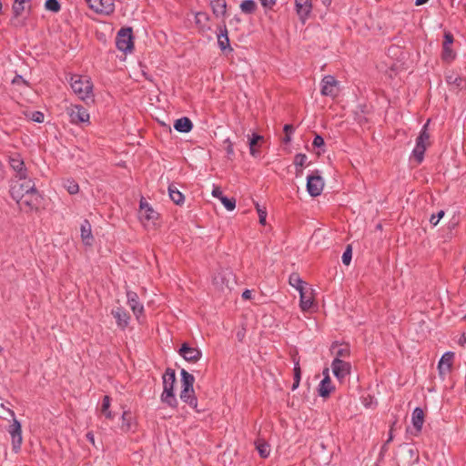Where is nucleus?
Masks as SVG:
<instances>
[{
    "mask_svg": "<svg viewBox=\"0 0 466 466\" xmlns=\"http://www.w3.org/2000/svg\"><path fill=\"white\" fill-rule=\"evenodd\" d=\"M70 86L73 92L83 101H93V84L90 77L80 75L70 76Z\"/></svg>",
    "mask_w": 466,
    "mask_h": 466,
    "instance_id": "f257e3e1",
    "label": "nucleus"
},
{
    "mask_svg": "<svg viewBox=\"0 0 466 466\" xmlns=\"http://www.w3.org/2000/svg\"><path fill=\"white\" fill-rule=\"evenodd\" d=\"M176 383V373L172 369H167L163 375V392L161 394L162 402L171 408L177 406V400L174 395V386Z\"/></svg>",
    "mask_w": 466,
    "mask_h": 466,
    "instance_id": "f03ea898",
    "label": "nucleus"
},
{
    "mask_svg": "<svg viewBox=\"0 0 466 466\" xmlns=\"http://www.w3.org/2000/svg\"><path fill=\"white\" fill-rule=\"evenodd\" d=\"M235 283V275L228 268L220 269L217 272L213 279L214 286L221 292L230 290Z\"/></svg>",
    "mask_w": 466,
    "mask_h": 466,
    "instance_id": "7ed1b4c3",
    "label": "nucleus"
},
{
    "mask_svg": "<svg viewBox=\"0 0 466 466\" xmlns=\"http://www.w3.org/2000/svg\"><path fill=\"white\" fill-rule=\"evenodd\" d=\"M429 122L430 120H428V122L423 126L420 136L416 139V146L412 151V158L417 162V164H420L423 160L424 152L429 145L430 136L426 131Z\"/></svg>",
    "mask_w": 466,
    "mask_h": 466,
    "instance_id": "20e7f679",
    "label": "nucleus"
},
{
    "mask_svg": "<svg viewBox=\"0 0 466 466\" xmlns=\"http://www.w3.org/2000/svg\"><path fill=\"white\" fill-rule=\"evenodd\" d=\"M441 56L442 62L446 64L451 63L457 56L454 37L450 32H444Z\"/></svg>",
    "mask_w": 466,
    "mask_h": 466,
    "instance_id": "39448f33",
    "label": "nucleus"
},
{
    "mask_svg": "<svg viewBox=\"0 0 466 466\" xmlns=\"http://www.w3.org/2000/svg\"><path fill=\"white\" fill-rule=\"evenodd\" d=\"M21 182L15 183L10 189L14 200L21 199L23 196L36 190L35 182L26 177L25 179H18Z\"/></svg>",
    "mask_w": 466,
    "mask_h": 466,
    "instance_id": "423d86ee",
    "label": "nucleus"
},
{
    "mask_svg": "<svg viewBox=\"0 0 466 466\" xmlns=\"http://www.w3.org/2000/svg\"><path fill=\"white\" fill-rule=\"evenodd\" d=\"M7 432L11 438L13 451L15 453L19 452L23 442L21 423L16 419H14L7 428Z\"/></svg>",
    "mask_w": 466,
    "mask_h": 466,
    "instance_id": "0eeeda50",
    "label": "nucleus"
},
{
    "mask_svg": "<svg viewBox=\"0 0 466 466\" xmlns=\"http://www.w3.org/2000/svg\"><path fill=\"white\" fill-rule=\"evenodd\" d=\"M40 198L41 197L36 189L33 192L27 193L26 195L23 196L21 199H16L15 201L21 210L29 212L38 208L40 204Z\"/></svg>",
    "mask_w": 466,
    "mask_h": 466,
    "instance_id": "6e6552de",
    "label": "nucleus"
},
{
    "mask_svg": "<svg viewBox=\"0 0 466 466\" xmlns=\"http://www.w3.org/2000/svg\"><path fill=\"white\" fill-rule=\"evenodd\" d=\"M324 187L323 178L319 176V171L309 175L307 177V190L311 197H318L321 194Z\"/></svg>",
    "mask_w": 466,
    "mask_h": 466,
    "instance_id": "1a4fd4ad",
    "label": "nucleus"
},
{
    "mask_svg": "<svg viewBox=\"0 0 466 466\" xmlns=\"http://www.w3.org/2000/svg\"><path fill=\"white\" fill-rule=\"evenodd\" d=\"M320 85V93L322 96L334 98L339 95V81H337L333 76H325L322 78Z\"/></svg>",
    "mask_w": 466,
    "mask_h": 466,
    "instance_id": "9d476101",
    "label": "nucleus"
},
{
    "mask_svg": "<svg viewBox=\"0 0 466 466\" xmlns=\"http://www.w3.org/2000/svg\"><path fill=\"white\" fill-rule=\"evenodd\" d=\"M88 6L97 14L111 15L115 10L113 0H86Z\"/></svg>",
    "mask_w": 466,
    "mask_h": 466,
    "instance_id": "9b49d317",
    "label": "nucleus"
},
{
    "mask_svg": "<svg viewBox=\"0 0 466 466\" xmlns=\"http://www.w3.org/2000/svg\"><path fill=\"white\" fill-rule=\"evenodd\" d=\"M116 46L123 52L131 51L133 48L131 28H122L116 36Z\"/></svg>",
    "mask_w": 466,
    "mask_h": 466,
    "instance_id": "f8f14e48",
    "label": "nucleus"
},
{
    "mask_svg": "<svg viewBox=\"0 0 466 466\" xmlns=\"http://www.w3.org/2000/svg\"><path fill=\"white\" fill-rule=\"evenodd\" d=\"M331 369L338 380L342 381L350 373L351 365L344 360L334 359Z\"/></svg>",
    "mask_w": 466,
    "mask_h": 466,
    "instance_id": "ddd939ff",
    "label": "nucleus"
},
{
    "mask_svg": "<svg viewBox=\"0 0 466 466\" xmlns=\"http://www.w3.org/2000/svg\"><path fill=\"white\" fill-rule=\"evenodd\" d=\"M9 164L12 169L15 172L17 179H25L27 177V169L25 168V162L21 156L15 153L9 157Z\"/></svg>",
    "mask_w": 466,
    "mask_h": 466,
    "instance_id": "4468645a",
    "label": "nucleus"
},
{
    "mask_svg": "<svg viewBox=\"0 0 466 466\" xmlns=\"http://www.w3.org/2000/svg\"><path fill=\"white\" fill-rule=\"evenodd\" d=\"M138 217L142 222H154L157 219L158 214L153 208L142 198L139 203Z\"/></svg>",
    "mask_w": 466,
    "mask_h": 466,
    "instance_id": "2eb2a0df",
    "label": "nucleus"
},
{
    "mask_svg": "<svg viewBox=\"0 0 466 466\" xmlns=\"http://www.w3.org/2000/svg\"><path fill=\"white\" fill-rule=\"evenodd\" d=\"M70 120L74 124L86 123L89 121V113L82 106H72L67 109Z\"/></svg>",
    "mask_w": 466,
    "mask_h": 466,
    "instance_id": "dca6fc26",
    "label": "nucleus"
},
{
    "mask_svg": "<svg viewBox=\"0 0 466 466\" xmlns=\"http://www.w3.org/2000/svg\"><path fill=\"white\" fill-rule=\"evenodd\" d=\"M178 352L185 360L190 362H197L202 356L198 349L190 347L187 343H183Z\"/></svg>",
    "mask_w": 466,
    "mask_h": 466,
    "instance_id": "f3484780",
    "label": "nucleus"
},
{
    "mask_svg": "<svg viewBox=\"0 0 466 466\" xmlns=\"http://www.w3.org/2000/svg\"><path fill=\"white\" fill-rule=\"evenodd\" d=\"M323 375L324 378L319 385L318 391L320 397L327 398L334 390L335 387L331 382L329 370L328 368L324 369Z\"/></svg>",
    "mask_w": 466,
    "mask_h": 466,
    "instance_id": "a211bd4d",
    "label": "nucleus"
},
{
    "mask_svg": "<svg viewBox=\"0 0 466 466\" xmlns=\"http://www.w3.org/2000/svg\"><path fill=\"white\" fill-rule=\"evenodd\" d=\"M127 299L128 306L138 319L144 312V306L139 302L137 294L134 291L127 290Z\"/></svg>",
    "mask_w": 466,
    "mask_h": 466,
    "instance_id": "6ab92c4d",
    "label": "nucleus"
},
{
    "mask_svg": "<svg viewBox=\"0 0 466 466\" xmlns=\"http://www.w3.org/2000/svg\"><path fill=\"white\" fill-rule=\"evenodd\" d=\"M296 12L303 22L309 16L312 11L313 0H294Z\"/></svg>",
    "mask_w": 466,
    "mask_h": 466,
    "instance_id": "aec40b11",
    "label": "nucleus"
},
{
    "mask_svg": "<svg viewBox=\"0 0 466 466\" xmlns=\"http://www.w3.org/2000/svg\"><path fill=\"white\" fill-rule=\"evenodd\" d=\"M331 354L334 355V359L346 360L350 356V349L348 344H340L339 342L332 343L330 347Z\"/></svg>",
    "mask_w": 466,
    "mask_h": 466,
    "instance_id": "412c9836",
    "label": "nucleus"
},
{
    "mask_svg": "<svg viewBox=\"0 0 466 466\" xmlns=\"http://www.w3.org/2000/svg\"><path fill=\"white\" fill-rule=\"evenodd\" d=\"M454 361V353L451 351H448L444 353L441 360H439V371L441 373L451 372L452 370Z\"/></svg>",
    "mask_w": 466,
    "mask_h": 466,
    "instance_id": "4be33fe9",
    "label": "nucleus"
},
{
    "mask_svg": "<svg viewBox=\"0 0 466 466\" xmlns=\"http://www.w3.org/2000/svg\"><path fill=\"white\" fill-rule=\"evenodd\" d=\"M111 314L116 319V324L120 329H124L128 325L130 317L125 309L117 307L112 309Z\"/></svg>",
    "mask_w": 466,
    "mask_h": 466,
    "instance_id": "5701e85b",
    "label": "nucleus"
},
{
    "mask_svg": "<svg viewBox=\"0 0 466 466\" xmlns=\"http://www.w3.org/2000/svg\"><path fill=\"white\" fill-rule=\"evenodd\" d=\"M299 293V307L301 309L302 311H308L311 309V307L313 306V302H314V299H313V295H312V290H307V289H303V290H300Z\"/></svg>",
    "mask_w": 466,
    "mask_h": 466,
    "instance_id": "b1692460",
    "label": "nucleus"
},
{
    "mask_svg": "<svg viewBox=\"0 0 466 466\" xmlns=\"http://www.w3.org/2000/svg\"><path fill=\"white\" fill-rule=\"evenodd\" d=\"M218 44L221 50L229 49L232 51V48L229 45V38L228 35V30L225 23L219 25V33L218 34Z\"/></svg>",
    "mask_w": 466,
    "mask_h": 466,
    "instance_id": "393cba45",
    "label": "nucleus"
},
{
    "mask_svg": "<svg viewBox=\"0 0 466 466\" xmlns=\"http://www.w3.org/2000/svg\"><path fill=\"white\" fill-rule=\"evenodd\" d=\"M81 238L85 245L90 246L93 242V235L91 229V224L87 219H85L81 224Z\"/></svg>",
    "mask_w": 466,
    "mask_h": 466,
    "instance_id": "a878e982",
    "label": "nucleus"
},
{
    "mask_svg": "<svg viewBox=\"0 0 466 466\" xmlns=\"http://www.w3.org/2000/svg\"><path fill=\"white\" fill-rule=\"evenodd\" d=\"M12 10L15 16H20L25 11L31 10V0H15Z\"/></svg>",
    "mask_w": 466,
    "mask_h": 466,
    "instance_id": "bb28decb",
    "label": "nucleus"
},
{
    "mask_svg": "<svg viewBox=\"0 0 466 466\" xmlns=\"http://www.w3.org/2000/svg\"><path fill=\"white\" fill-rule=\"evenodd\" d=\"M210 6L216 17L225 16L227 13L226 0H211Z\"/></svg>",
    "mask_w": 466,
    "mask_h": 466,
    "instance_id": "cd10ccee",
    "label": "nucleus"
},
{
    "mask_svg": "<svg viewBox=\"0 0 466 466\" xmlns=\"http://www.w3.org/2000/svg\"><path fill=\"white\" fill-rule=\"evenodd\" d=\"M411 422L416 431H420L424 422V411L422 409L419 407L414 409L412 412Z\"/></svg>",
    "mask_w": 466,
    "mask_h": 466,
    "instance_id": "c85d7f7f",
    "label": "nucleus"
},
{
    "mask_svg": "<svg viewBox=\"0 0 466 466\" xmlns=\"http://www.w3.org/2000/svg\"><path fill=\"white\" fill-rule=\"evenodd\" d=\"M195 378L192 374L188 373L186 370H181V388L184 393L187 390H194Z\"/></svg>",
    "mask_w": 466,
    "mask_h": 466,
    "instance_id": "c756f323",
    "label": "nucleus"
},
{
    "mask_svg": "<svg viewBox=\"0 0 466 466\" xmlns=\"http://www.w3.org/2000/svg\"><path fill=\"white\" fill-rule=\"evenodd\" d=\"M192 127L193 124L187 116L177 119L174 124V128L180 133H187L192 129Z\"/></svg>",
    "mask_w": 466,
    "mask_h": 466,
    "instance_id": "7c9ffc66",
    "label": "nucleus"
},
{
    "mask_svg": "<svg viewBox=\"0 0 466 466\" xmlns=\"http://www.w3.org/2000/svg\"><path fill=\"white\" fill-rule=\"evenodd\" d=\"M180 399L182 401L188 404L191 408L197 409L198 407V400L195 396V390H187L186 393H184V390H181L180 392Z\"/></svg>",
    "mask_w": 466,
    "mask_h": 466,
    "instance_id": "2f4dec72",
    "label": "nucleus"
},
{
    "mask_svg": "<svg viewBox=\"0 0 466 466\" xmlns=\"http://www.w3.org/2000/svg\"><path fill=\"white\" fill-rule=\"evenodd\" d=\"M256 449L261 458H268L270 454L269 444L262 439H258L255 441Z\"/></svg>",
    "mask_w": 466,
    "mask_h": 466,
    "instance_id": "473e14b6",
    "label": "nucleus"
},
{
    "mask_svg": "<svg viewBox=\"0 0 466 466\" xmlns=\"http://www.w3.org/2000/svg\"><path fill=\"white\" fill-rule=\"evenodd\" d=\"M168 194L171 200L177 205H182L184 203V195L173 184L168 187Z\"/></svg>",
    "mask_w": 466,
    "mask_h": 466,
    "instance_id": "72a5a7b5",
    "label": "nucleus"
},
{
    "mask_svg": "<svg viewBox=\"0 0 466 466\" xmlns=\"http://www.w3.org/2000/svg\"><path fill=\"white\" fill-rule=\"evenodd\" d=\"M239 8L243 14L253 15L258 9V5L254 0H243Z\"/></svg>",
    "mask_w": 466,
    "mask_h": 466,
    "instance_id": "f704fd0d",
    "label": "nucleus"
},
{
    "mask_svg": "<svg viewBox=\"0 0 466 466\" xmlns=\"http://www.w3.org/2000/svg\"><path fill=\"white\" fill-rule=\"evenodd\" d=\"M210 17L206 12H198L195 15L196 24L199 26L200 29H210L208 23Z\"/></svg>",
    "mask_w": 466,
    "mask_h": 466,
    "instance_id": "c9c22d12",
    "label": "nucleus"
},
{
    "mask_svg": "<svg viewBox=\"0 0 466 466\" xmlns=\"http://www.w3.org/2000/svg\"><path fill=\"white\" fill-rule=\"evenodd\" d=\"M289 283L293 288H295L299 292H300V290H303L305 289L304 288L305 282L300 279V277L297 273H292L289 276Z\"/></svg>",
    "mask_w": 466,
    "mask_h": 466,
    "instance_id": "e433bc0d",
    "label": "nucleus"
},
{
    "mask_svg": "<svg viewBox=\"0 0 466 466\" xmlns=\"http://www.w3.org/2000/svg\"><path fill=\"white\" fill-rule=\"evenodd\" d=\"M111 403V399L109 396L106 395L102 400L101 412L105 415L106 419L112 420L114 418L112 412L109 410Z\"/></svg>",
    "mask_w": 466,
    "mask_h": 466,
    "instance_id": "4c0bfd02",
    "label": "nucleus"
},
{
    "mask_svg": "<svg viewBox=\"0 0 466 466\" xmlns=\"http://www.w3.org/2000/svg\"><path fill=\"white\" fill-rule=\"evenodd\" d=\"M263 140H264V137L262 136L257 135V134H253L252 137L249 138V140H248L249 150H250V154L253 157H256L258 155V151L256 149L257 145L258 144V142L263 141Z\"/></svg>",
    "mask_w": 466,
    "mask_h": 466,
    "instance_id": "58836bf2",
    "label": "nucleus"
},
{
    "mask_svg": "<svg viewBox=\"0 0 466 466\" xmlns=\"http://www.w3.org/2000/svg\"><path fill=\"white\" fill-rule=\"evenodd\" d=\"M133 416L130 411H124L122 414V425L121 428L124 431H130L132 428Z\"/></svg>",
    "mask_w": 466,
    "mask_h": 466,
    "instance_id": "ea45409f",
    "label": "nucleus"
},
{
    "mask_svg": "<svg viewBox=\"0 0 466 466\" xmlns=\"http://www.w3.org/2000/svg\"><path fill=\"white\" fill-rule=\"evenodd\" d=\"M64 187L67 190L70 195H75L79 191L78 184L70 178L64 181Z\"/></svg>",
    "mask_w": 466,
    "mask_h": 466,
    "instance_id": "a19ab883",
    "label": "nucleus"
},
{
    "mask_svg": "<svg viewBox=\"0 0 466 466\" xmlns=\"http://www.w3.org/2000/svg\"><path fill=\"white\" fill-rule=\"evenodd\" d=\"M459 219L455 217L452 218V219L450 221V223L447 226V233L445 235H442L443 240L447 241L449 238H451V230L455 228V227L458 225Z\"/></svg>",
    "mask_w": 466,
    "mask_h": 466,
    "instance_id": "79ce46f5",
    "label": "nucleus"
},
{
    "mask_svg": "<svg viewBox=\"0 0 466 466\" xmlns=\"http://www.w3.org/2000/svg\"><path fill=\"white\" fill-rule=\"evenodd\" d=\"M45 6L47 10L55 13H57L61 8V5L57 0H46Z\"/></svg>",
    "mask_w": 466,
    "mask_h": 466,
    "instance_id": "37998d69",
    "label": "nucleus"
},
{
    "mask_svg": "<svg viewBox=\"0 0 466 466\" xmlns=\"http://www.w3.org/2000/svg\"><path fill=\"white\" fill-rule=\"evenodd\" d=\"M221 203L224 205V207L226 208V209H228V211H232L235 209L236 208V200L235 198H228L227 197H223L221 199H220Z\"/></svg>",
    "mask_w": 466,
    "mask_h": 466,
    "instance_id": "c03bdc74",
    "label": "nucleus"
},
{
    "mask_svg": "<svg viewBox=\"0 0 466 466\" xmlns=\"http://www.w3.org/2000/svg\"><path fill=\"white\" fill-rule=\"evenodd\" d=\"M256 209L258 214L259 224L262 226L266 225L267 211L266 208H261L258 203L256 204Z\"/></svg>",
    "mask_w": 466,
    "mask_h": 466,
    "instance_id": "a18cd8bd",
    "label": "nucleus"
},
{
    "mask_svg": "<svg viewBox=\"0 0 466 466\" xmlns=\"http://www.w3.org/2000/svg\"><path fill=\"white\" fill-rule=\"evenodd\" d=\"M285 137L283 138V142L288 144L291 141V134L294 132V127L292 125L287 124L284 126Z\"/></svg>",
    "mask_w": 466,
    "mask_h": 466,
    "instance_id": "49530a36",
    "label": "nucleus"
},
{
    "mask_svg": "<svg viewBox=\"0 0 466 466\" xmlns=\"http://www.w3.org/2000/svg\"><path fill=\"white\" fill-rule=\"evenodd\" d=\"M351 258H352V248H351V246L349 245L342 254L341 258H342L343 264L350 265V263L351 261Z\"/></svg>",
    "mask_w": 466,
    "mask_h": 466,
    "instance_id": "de8ad7c7",
    "label": "nucleus"
},
{
    "mask_svg": "<svg viewBox=\"0 0 466 466\" xmlns=\"http://www.w3.org/2000/svg\"><path fill=\"white\" fill-rule=\"evenodd\" d=\"M307 159L308 157L305 154H297L294 158V164L297 167H302L305 165Z\"/></svg>",
    "mask_w": 466,
    "mask_h": 466,
    "instance_id": "09e8293b",
    "label": "nucleus"
},
{
    "mask_svg": "<svg viewBox=\"0 0 466 466\" xmlns=\"http://www.w3.org/2000/svg\"><path fill=\"white\" fill-rule=\"evenodd\" d=\"M301 370L299 360H294V380L300 381Z\"/></svg>",
    "mask_w": 466,
    "mask_h": 466,
    "instance_id": "8fccbe9b",
    "label": "nucleus"
},
{
    "mask_svg": "<svg viewBox=\"0 0 466 466\" xmlns=\"http://www.w3.org/2000/svg\"><path fill=\"white\" fill-rule=\"evenodd\" d=\"M31 119L36 123H42L44 121V114L39 111L32 113Z\"/></svg>",
    "mask_w": 466,
    "mask_h": 466,
    "instance_id": "3c124183",
    "label": "nucleus"
},
{
    "mask_svg": "<svg viewBox=\"0 0 466 466\" xmlns=\"http://www.w3.org/2000/svg\"><path fill=\"white\" fill-rule=\"evenodd\" d=\"M312 145L315 147H320L324 146V139H323V137L321 136H319V135H316L314 139H313Z\"/></svg>",
    "mask_w": 466,
    "mask_h": 466,
    "instance_id": "603ef678",
    "label": "nucleus"
},
{
    "mask_svg": "<svg viewBox=\"0 0 466 466\" xmlns=\"http://www.w3.org/2000/svg\"><path fill=\"white\" fill-rule=\"evenodd\" d=\"M261 5L268 9H272L276 5V0H259Z\"/></svg>",
    "mask_w": 466,
    "mask_h": 466,
    "instance_id": "864d4df0",
    "label": "nucleus"
},
{
    "mask_svg": "<svg viewBox=\"0 0 466 466\" xmlns=\"http://www.w3.org/2000/svg\"><path fill=\"white\" fill-rule=\"evenodd\" d=\"M212 196L218 198L219 200L224 197L221 189L218 187H214L212 190Z\"/></svg>",
    "mask_w": 466,
    "mask_h": 466,
    "instance_id": "5fc2aeb1",
    "label": "nucleus"
},
{
    "mask_svg": "<svg viewBox=\"0 0 466 466\" xmlns=\"http://www.w3.org/2000/svg\"><path fill=\"white\" fill-rule=\"evenodd\" d=\"M243 299H252V291L249 289H245L242 293Z\"/></svg>",
    "mask_w": 466,
    "mask_h": 466,
    "instance_id": "6e6d98bb",
    "label": "nucleus"
},
{
    "mask_svg": "<svg viewBox=\"0 0 466 466\" xmlns=\"http://www.w3.org/2000/svg\"><path fill=\"white\" fill-rule=\"evenodd\" d=\"M86 439L95 446V436L92 431H88L86 435Z\"/></svg>",
    "mask_w": 466,
    "mask_h": 466,
    "instance_id": "4d7b16f0",
    "label": "nucleus"
},
{
    "mask_svg": "<svg viewBox=\"0 0 466 466\" xmlns=\"http://www.w3.org/2000/svg\"><path fill=\"white\" fill-rule=\"evenodd\" d=\"M396 423H397V422H396V421H394V422L391 424V426H390V435H389V439L387 440V443L390 442V441H392V439H393L392 431H393V429H394V427H395Z\"/></svg>",
    "mask_w": 466,
    "mask_h": 466,
    "instance_id": "13d9d810",
    "label": "nucleus"
},
{
    "mask_svg": "<svg viewBox=\"0 0 466 466\" xmlns=\"http://www.w3.org/2000/svg\"><path fill=\"white\" fill-rule=\"evenodd\" d=\"M227 153L228 155H232L234 153L233 145L231 143H229L228 147H227Z\"/></svg>",
    "mask_w": 466,
    "mask_h": 466,
    "instance_id": "bf43d9fd",
    "label": "nucleus"
},
{
    "mask_svg": "<svg viewBox=\"0 0 466 466\" xmlns=\"http://www.w3.org/2000/svg\"><path fill=\"white\" fill-rule=\"evenodd\" d=\"M19 82H25V81L23 80L22 76H16L14 78L13 83H14V84H17V83H19Z\"/></svg>",
    "mask_w": 466,
    "mask_h": 466,
    "instance_id": "052dcab7",
    "label": "nucleus"
},
{
    "mask_svg": "<svg viewBox=\"0 0 466 466\" xmlns=\"http://www.w3.org/2000/svg\"><path fill=\"white\" fill-rule=\"evenodd\" d=\"M435 218H436L435 215H434V214H432V215L431 216V219H430V221H431V223L433 226H436V225H437V220H435Z\"/></svg>",
    "mask_w": 466,
    "mask_h": 466,
    "instance_id": "680f3d73",
    "label": "nucleus"
},
{
    "mask_svg": "<svg viewBox=\"0 0 466 466\" xmlns=\"http://www.w3.org/2000/svg\"><path fill=\"white\" fill-rule=\"evenodd\" d=\"M429 0H416L415 4L416 5H421L425 3H427Z\"/></svg>",
    "mask_w": 466,
    "mask_h": 466,
    "instance_id": "e2e57ef3",
    "label": "nucleus"
},
{
    "mask_svg": "<svg viewBox=\"0 0 466 466\" xmlns=\"http://www.w3.org/2000/svg\"><path fill=\"white\" fill-rule=\"evenodd\" d=\"M321 2L325 6H329L331 4V0H321Z\"/></svg>",
    "mask_w": 466,
    "mask_h": 466,
    "instance_id": "0e129e2a",
    "label": "nucleus"
},
{
    "mask_svg": "<svg viewBox=\"0 0 466 466\" xmlns=\"http://www.w3.org/2000/svg\"><path fill=\"white\" fill-rule=\"evenodd\" d=\"M299 381L294 380L293 385H292V390L297 389L299 387Z\"/></svg>",
    "mask_w": 466,
    "mask_h": 466,
    "instance_id": "69168bd1",
    "label": "nucleus"
},
{
    "mask_svg": "<svg viewBox=\"0 0 466 466\" xmlns=\"http://www.w3.org/2000/svg\"><path fill=\"white\" fill-rule=\"evenodd\" d=\"M443 216H444V211H442V210L439 211V221L442 218Z\"/></svg>",
    "mask_w": 466,
    "mask_h": 466,
    "instance_id": "338daca9",
    "label": "nucleus"
},
{
    "mask_svg": "<svg viewBox=\"0 0 466 466\" xmlns=\"http://www.w3.org/2000/svg\"><path fill=\"white\" fill-rule=\"evenodd\" d=\"M232 21H235V22H237V23H239V22H240V18H239V17H238V16H235V17L230 21V22H232Z\"/></svg>",
    "mask_w": 466,
    "mask_h": 466,
    "instance_id": "774afa93",
    "label": "nucleus"
}]
</instances>
